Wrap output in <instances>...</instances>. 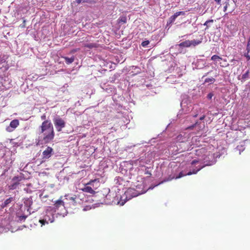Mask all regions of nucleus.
I'll return each instance as SVG.
<instances>
[{"label":"nucleus","mask_w":250,"mask_h":250,"mask_svg":"<svg viewBox=\"0 0 250 250\" xmlns=\"http://www.w3.org/2000/svg\"><path fill=\"white\" fill-rule=\"evenodd\" d=\"M197 114H196V115H195L194 116V117H197Z\"/></svg>","instance_id":"nucleus-45"},{"label":"nucleus","mask_w":250,"mask_h":250,"mask_svg":"<svg viewBox=\"0 0 250 250\" xmlns=\"http://www.w3.org/2000/svg\"><path fill=\"white\" fill-rule=\"evenodd\" d=\"M54 220V215L50 211L46 212V214L43 216V218L39 220V222L42 226L46 224L53 222Z\"/></svg>","instance_id":"nucleus-4"},{"label":"nucleus","mask_w":250,"mask_h":250,"mask_svg":"<svg viewBox=\"0 0 250 250\" xmlns=\"http://www.w3.org/2000/svg\"><path fill=\"white\" fill-rule=\"evenodd\" d=\"M76 195H74L73 196H72L70 198V200L72 201L73 202H74V203L76 202Z\"/></svg>","instance_id":"nucleus-25"},{"label":"nucleus","mask_w":250,"mask_h":250,"mask_svg":"<svg viewBox=\"0 0 250 250\" xmlns=\"http://www.w3.org/2000/svg\"><path fill=\"white\" fill-rule=\"evenodd\" d=\"M236 4L234 0H227L224 7V11H227V13H231L236 8Z\"/></svg>","instance_id":"nucleus-3"},{"label":"nucleus","mask_w":250,"mask_h":250,"mask_svg":"<svg viewBox=\"0 0 250 250\" xmlns=\"http://www.w3.org/2000/svg\"><path fill=\"white\" fill-rule=\"evenodd\" d=\"M41 119H42V120H44V121L46 120V115H45V114L42 115L41 116Z\"/></svg>","instance_id":"nucleus-34"},{"label":"nucleus","mask_w":250,"mask_h":250,"mask_svg":"<svg viewBox=\"0 0 250 250\" xmlns=\"http://www.w3.org/2000/svg\"><path fill=\"white\" fill-rule=\"evenodd\" d=\"M84 47L91 49L97 47V45L95 43H86L84 44Z\"/></svg>","instance_id":"nucleus-15"},{"label":"nucleus","mask_w":250,"mask_h":250,"mask_svg":"<svg viewBox=\"0 0 250 250\" xmlns=\"http://www.w3.org/2000/svg\"><path fill=\"white\" fill-rule=\"evenodd\" d=\"M213 22V20H208V21H206L205 22V23L204 24V25L206 26V29L207 28H208V23H210V22Z\"/></svg>","instance_id":"nucleus-22"},{"label":"nucleus","mask_w":250,"mask_h":250,"mask_svg":"<svg viewBox=\"0 0 250 250\" xmlns=\"http://www.w3.org/2000/svg\"><path fill=\"white\" fill-rule=\"evenodd\" d=\"M203 167H204V166L199 168L197 170H195V169L193 170V171H191V172L192 173V174H196L199 170H200Z\"/></svg>","instance_id":"nucleus-24"},{"label":"nucleus","mask_w":250,"mask_h":250,"mask_svg":"<svg viewBox=\"0 0 250 250\" xmlns=\"http://www.w3.org/2000/svg\"><path fill=\"white\" fill-rule=\"evenodd\" d=\"M57 131L60 132L65 126V121L60 117L56 118L53 120Z\"/></svg>","instance_id":"nucleus-5"},{"label":"nucleus","mask_w":250,"mask_h":250,"mask_svg":"<svg viewBox=\"0 0 250 250\" xmlns=\"http://www.w3.org/2000/svg\"><path fill=\"white\" fill-rule=\"evenodd\" d=\"M213 96V94L212 93H209V94H208L207 98L208 99L210 100L212 98Z\"/></svg>","instance_id":"nucleus-27"},{"label":"nucleus","mask_w":250,"mask_h":250,"mask_svg":"<svg viewBox=\"0 0 250 250\" xmlns=\"http://www.w3.org/2000/svg\"><path fill=\"white\" fill-rule=\"evenodd\" d=\"M206 149L204 148H202L199 150H197V152H204L205 151Z\"/></svg>","instance_id":"nucleus-31"},{"label":"nucleus","mask_w":250,"mask_h":250,"mask_svg":"<svg viewBox=\"0 0 250 250\" xmlns=\"http://www.w3.org/2000/svg\"><path fill=\"white\" fill-rule=\"evenodd\" d=\"M222 60H223V64H222L221 63H220V66L221 67H226L229 65V63H227L226 59H223Z\"/></svg>","instance_id":"nucleus-20"},{"label":"nucleus","mask_w":250,"mask_h":250,"mask_svg":"<svg viewBox=\"0 0 250 250\" xmlns=\"http://www.w3.org/2000/svg\"><path fill=\"white\" fill-rule=\"evenodd\" d=\"M62 58L64 59L65 62L68 64L72 63L74 61V57H72L71 58H68L67 57H63Z\"/></svg>","instance_id":"nucleus-13"},{"label":"nucleus","mask_w":250,"mask_h":250,"mask_svg":"<svg viewBox=\"0 0 250 250\" xmlns=\"http://www.w3.org/2000/svg\"><path fill=\"white\" fill-rule=\"evenodd\" d=\"M205 116L203 115V116H202V117H201L200 118V120H204L205 119Z\"/></svg>","instance_id":"nucleus-39"},{"label":"nucleus","mask_w":250,"mask_h":250,"mask_svg":"<svg viewBox=\"0 0 250 250\" xmlns=\"http://www.w3.org/2000/svg\"><path fill=\"white\" fill-rule=\"evenodd\" d=\"M249 77V70H247L246 73L242 75V81H245Z\"/></svg>","instance_id":"nucleus-16"},{"label":"nucleus","mask_w":250,"mask_h":250,"mask_svg":"<svg viewBox=\"0 0 250 250\" xmlns=\"http://www.w3.org/2000/svg\"><path fill=\"white\" fill-rule=\"evenodd\" d=\"M26 218V216H25V215H22V216H20L19 217V220L20 221L24 220H25Z\"/></svg>","instance_id":"nucleus-26"},{"label":"nucleus","mask_w":250,"mask_h":250,"mask_svg":"<svg viewBox=\"0 0 250 250\" xmlns=\"http://www.w3.org/2000/svg\"><path fill=\"white\" fill-rule=\"evenodd\" d=\"M25 22H26V20H23V23H22V24L20 26L21 28H24L25 27Z\"/></svg>","instance_id":"nucleus-30"},{"label":"nucleus","mask_w":250,"mask_h":250,"mask_svg":"<svg viewBox=\"0 0 250 250\" xmlns=\"http://www.w3.org/2000/svg\"><path fill=\"white\" fill-rule=\"evenodd\" d=\"M19 124V121L18 119H14L10 122L9 126L6 127V130L7 132H12L18 126Z\"/></svg>","instance_id":"nucleus-7"},{"label":"nucleus","mask_w":250,"mask_h":250,"mask_svg":"<svg viewBox=\"0 0 250 250\" xmlns=\"http://www.w3.org/2000/svg\"><path fill=\"white\" fill-rule=\"evenodd\" d=\"M215 1L218 3L220 4L221 2V0H215Z\"/></svg>","instance_id":"nucleus-41"},{"label":"nucleus","mask_w":250,"mask_h":250,"mask_svg":"<svg viewBox=\"0 0 250 250\" xmlns=\"http://www.w3.org/2000/svg\"><path fill=\"white\" fill-rule=\"evenodd\" d=\"M53 154V149L50 146H47L42 152V159L46 160L50 158Z\"/></svg>","instance_id":"nucleus-6"},{"label":"nucleus","mask_w":250,"mask_h":250,"mask_svg":"<svg viewBox=\"0 0 250 250\" xmlns=\"http://www.w3.org/2000/svg\"><path fill=\"white\" fill-rule=\"evenodd\" d=\"M198 162H199V161H198V160H193V161L191 162V165H194V164H196V163H198Z\"/></svg>","instance_id":"nucleus-33"},{"label":"nucleus","mask_w":250,"mask_h":250,"mask_svg":"<svg viewBox=\"0 0 250 250\" xmlns=\"http://www.w3.org/2000/svg\"><path fill=\"white\" fill-rule=\"evenodd\" d=\"M4 62V59L0 57V63H2Z\"/></svg>","instance_id":"nucleus-37"},{"label":"nucleus","mask_w":250,"mask_h":250,"mask_svg":"<svg viewBox=\"0 0 250 250\" xmlns=\"http://www.w3.org/2000/svg\"><path fill=\"white\" fill-rule=\"evenodd\" d=\"M238 62V61H237V60H235V59H232V60H231V62H232L233 63V65L235 64L236 62Z\"/></svg>","instance_id":"nucleus-35"},{"label":"nucleus","mask_w":250,"mask_h":250,"mask_svg":"<svg viewBox=\"0 0 250 250\" xmlns=\"http://www.w3.org/2000/svg\"><path fill=\"white\" fill-rule=\"evenodd\" d=\"M13 200V199L12 197H9V198L7 199L3 203V204L2 205L3 207H6L9 203H10Z\"/></svg>","instance_id":"nucleus-17"},{"label":"nucleus","mask_w":250,"mask_h":250,"mask_svg":"<svg viewBox=\"0 0 250 250\" xmlns=\"http://www.w3.org/2000/svg\"><path fill=\"white\" fill-rule=\"evenodd\" d=\"M209 73V72H207L205 75H204L203 76V77H205V76H207V75H208V74Z\"/></svg>","instance_id":"nucleus-44"},{"label":"nucleus","mask_w":250,"mask_h":250,"mask_svg":"<svg viewBox=\"0 0 250 250\" xmlns=\"http://www.w3.org/2000/svg\"><path fill=\"white\" fill-rule=\"evenodd\" d=\"M197 123V122H196V124H195V125H192V126H190V127H189V128H193L195 126V125H196Z\"/></svg>","instance_id":"nucleus-42"},{"label":"nucleus","mask_w":250,"mask_h":250,"mask_svg":"<svg viewBox=\"0 0 250 250\" xmlns=\"http://www.w3.org/2000/svg\"><path fill=\"white\" fill-rule=\"evenodd\" d=\"M119 204H120V205H121V206H123V205H124V204H125V202L120 201V202H119Z\"/></svg>","instance_id":"nucleus-40"},{"label":"nucleus","mask_w":250,"mask_h":250,"mask_svg":"<svg viewBox=\"0 0 250 250\" xmlns=\"http://www.w3.org/2000/svg\"><path fill=\"white\" fill-rule=\"evenodd\" d=\"M137 189V186H136V189L134 188H129L127 189V190L125 192L126 198L128 197V199H130L131 198L136 197L145 192V191H143V190H138Z\"/></svg>","instance_id":"nucleus-2"},{"label":"nucleus","mask_w":250,"mask_h":250,"mask_svg":"<svg viewBox=\"0 0 250 250\" xmlns=\"http://www.w3.org/2000/svg\"><path fill=\"white\" fill-rule=\"evenodd\" d=\"M185 12L184 11H179L176 12L173 15L171 16L167 21V25L171 24L173 23L177 17L180 15H185Z\"/></svg>","instance_id":"nucleus-8"},{"label":"nucleus","mask_w":250,"mask_h":250,"mask_svg":"<svg viewBox=\"0 0 250 250\" xmlns=\"http://www.w3.org/2000/svg\"><path fill=\"white\" fill-rule=\"evenodd\" d=\"M211 60H212V61H220V60H222L223 59L219 57V56L218 55H214L213 56H212L211 58Z\"/></svg>","instance_id":"nucleus-19"},{"label":"nucleus","mask_w":250,"mask_h":250,"mask_svg":"<svg viewBox=\"0 0 250 250\" xmlns=\"http://www.w3.org/2000/svg\"><path fill=\"white\" fill-rule=\"evenodd\" d=\"M82 190L83 192L90 193L91 194H95L96 192L92 189V188L89 186H85L82 188Z\"/></svg>","instance_id":"nucleus-11"},{"label":"nucleus","mask_w":250,"mask_h":250,"mask_svg":"<svg viewBox=\"0 0 250 250\" xmlns=\"http://www.w3.org/2000/svg\"><path fill=\"white\" fill-rule=\"evenodd\" d=\"M149 41H145L142 42L141 45L143 47H146L147 45H148L149 44Z\"/></svg>","instance_id":"nucleus-21"},{"label":"nucleus","mask_w":250,"mask_h":250,"mask_svg":"<svg viewBox=\"0 0 250 250\" xmlns=\"http://www.w3.org/2000/svg\"><path fill=\"white\" fill-rule=\"evenodd\" d=\"M191 42V46H195L197 45H199L202 42V40H193L192 41H190Z\"/></svg>","instance_id":"nucleus-14"},{"label":"nucleus","mask_w":250,"mask_h":250,"mask_svg":"<svg viewBox=\"0 0 250 250\" xmlns=\"http://www.w3.org/2000/svg\"><path fill=\"white\" fill-rule=\"evenodd\" d=\"M76 2L78 4H80L81 2H90V0H76Z\"/></svg>","instance_id":"nucleus-23"},{"label":"nucleus","mask_w":250,"mask_h":250,"mask_svg":"<svg viewBox=\"0 0 250 250\" xmlns=\"http://www.w3.org/2000/svg\"><path fill=\"white\" fill-rule=\"evenodd\" d=\"M122 21H123L124 22H125V21L122 20Z\"/></svg>","instance_id":"nucleus-46"},{"label":"nucleus","mask_w":250,"mask_h":250,"mask_svg":"<svg viewBox=\"0 0 250 250\" xmlns=\"http://www.w3.org/2000/svg\"><path fill=\"white\" fill-rule=\"evenodd\" d=\"M79 50H80V49H79V48L74 49H73V50H72L71 51V53H74L75 52H77V51H79Z\"/></svg>","instance_id":"nucleus-32"},{"label":"nucleus","mask_w":250,"mask_h":250,"mask_svg":"<svg viewBox=\"0 0 250 250\" xmlns=\"http://www.w3.org/2000/svg\"><path fill=\"white\" fill-rule=\"evenodd\" d=\"M174 178V177H170V178H168V179H167V180H165V181H168L169 180H171L172 179H173Z\"/></svg>","instance_id":"nucleus-38"},{"label":"nucleus","mask_w":250,"mask_h":250,"mask_svg":"<svg viewBox=\"0 0 250 250\" xmlns=\"http://www.w3.org/2000/svg\"><path fill=\"white\" fill-rule=\"evenodd\" d=\"M97 179H95L94 180H91L88 183L86 184V185H91L92 183L96 182Z\"/></svg>","instance_id":"nucleus-29"},{"label":"nucleus","mask_w":250,"mask_h":250,"mask_svg":"<svg viewBox=\"0 0 250 250\" xmlns=\"http://www.w3.org/2000/svg\"><path fill=\"white\" fill-rule=\"evenodd\" d=\"M215 81V79L213 78H206L205 80L204 83H213Z\"/></svg>","instance_id":"nucleus-18"},{"label":"nucleus","mask_w":250,"mask_h":250,"mask_svg":"<svg viewBox=\"0 0 250 250\" xmlns=\"http://www.w3.org/2000/svg\"><path fill=\"white\" fill-rule=\"evenodd\" d=\"M45 144L50 143L54 138L55 132L52 124L49 120L44 121L40 127Z\"/></svg>","instance_id":"nucleus-1"},{"label":"nucleus","mask_w":250,"mask_h":250,"mask_svg":"<svg viewBox=\"0 0 250 250\" xmlns=\"http://www.w3.org/2000/svg\"><path fill=\"white\" fill-rule=\"evenodd\" d=\"M192 173L191 172V171H189L188 172L187 175H192Z\"/></svg>","instance_id":"nucleus-43"},{"label":"nucleus","mask_w":250,"mask_h":250,"mask_svg":"<svg viewBox=\"0 0 250 250\" xmlns=\"http://www.w3.org/2000/svg\"><path fill=\"white\" fill-rule=\"evenodd\" d=\"M62 197H61L60 199L56 201L54 204V208L55 209H59L60 208L64 207V203L62 200Z\"/></svg>","instance_id":"nucleus-9"},{"label":"nucleus","mask_w":250,"mask_h":250,"mask_svg":"<svg viewBox=\"0 0 250 250\" xmlns=\"http://www.w3.org/2000/svg\"><path fill=\"white\" fill-rule=\"evenodd\" d=\"M184 175H184V174H183V172H181L179 174L178 176H177V177H176V178H176V179H178V178H180L182 177H183V176H184Z\"/></svg>","instance_id":"nucleus-28"},{"label":"nucleus","mask_w":250,"mask_h":250,"mask_svg":"<svg viewBox=\"0 0 250 250\" xmlns=\"http://www.w3.org/2000/svg\"><path fill=\"white\" fill-rule=\"evenodd\" d=\"M245 56L247 58L248 60H250V56L248 55V53L245 55Z\"/></svg>","instance_id":"nucleus-36"},{"label":"nucleus","mask_w":250,"mask_h":250,"mask_svg":"<svg viewBox=\"0 0 250 250\" xmlns=\"http://www.w3.org/2000/svg\"><path fill=\"white\" fill-rule=\"evenodd\" d=\"M178 45L181 47H189L191 46V42L189 40H187L181 42Z\"/></svg>","instance_id":"nucleus-12"},{"label":"nucleus","mask_w":250,"mask_h":250,"mask_svg":"<svg viewBox=\"0 0 250 250\" xmlns=\"http://www.w3.org/2000/svg\"><path fill=\"white\" fill-rule=\"evenodd\" d=\"M12 181H16L15 183H13L12 185L9 186V188L10 189H14L16 188L17 186L19 185V177L15 176L12 179Z\"/></svg>","instance_id":"nucleus-10"}]
</instances>
